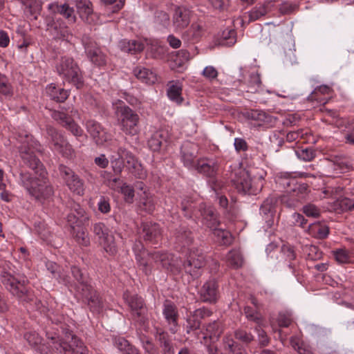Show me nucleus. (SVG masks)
Returning <instances> with one entry per match:
<instances>
[{"mask_svg":"<svg viewBox=\"0 0 354 354\" xmlns=\"http://www.w3.org/2000/svg\"><path fill=\"white\" fill-rule=\"evenodd\" d=\"M71 234L80 245L88 246L90 244V239L88 234L82 225L79 227H74V230L71 229Z\"/></svg>","mask_w":354,"mask_h":354,"instance_id":"nucleus-43","label":"nucleus"},{"mask_svg":"<svg viewBox=\"0 0 354 354\" xmlns=\"http://www.w3.org/2000/svg\"><path fill=\"white\" fill-rule=\"evenodd\" d=\"M133 250L139 268L145 275L151 273V267L146 259L147 257H150L155 263H160L164 269L174 274L180 272V268L175 264L174 256L171 254L160 251L147 252L140 242L135 244Z\"/></svg>","mask_w":354,"mask_h":354,"instance_id":"nucleus-2","label":"nucleus"},{"mask_svg":"<svg viewBox=\"0 0 354 354\" xmlns=\"http://www.w3.org/2000/svg\"><path fill=\"white\" fill-rule=\"evenodd\" d=\"M281 203L289 208H296L302 203V201L293 192L283 194L280 198Z\"/></svg>","mask_w":354,"mask_h":354,"instance_id":"nucleus-44","label":"nucleus"},{"mask_svg":"<svg viewBox=\"0 0 354 354\" xmlns=\"http://www.w3.org/2000/svg\"><path fill=\"white\" fill-rule=\"evenodd\" d=\"M205 265V258L204 254L196 250L189 252L187 260L183 263V268L186 273L197 278L200 275V270Z\"/></svg>","mask_w":354,"mask_h":354,"instance_id":"nucleus-13","label":"nucleus"},{"mask_svg":"<svg viewBox=\"0 0 354 354\" xmlns=\"http://www.w3.org/2000/svg\"><path fill=\"white\" fill-rule=\"evenodd\" d=\"M291 192H293L303 201L305 200L306 196L308 195V185L306 183L297 184L295 187Z\"/></svg>","mask_w":354,"mask_h":354,"instance_id":"nucleus-60","label":"nucleus"},{"mask_svg":"<svg viewBox=\"0 0 354 354\" xmlns=\"http://www.w3.org/2000/svg\"><path fill=\"white\" fill-rule=\"evenodd\" d=\"M129 154H131V152L123 147H120L118 149L117 154L111 156L110 162L115 174L119 175L121 174L124 167V162L127 164Z\"/></svg>","mask_w":354,"mask_h":354,"instance_id":"nucleus-23","label":"nucleus"},{"mask_svg":"<svg viewBox=\"0 0 354 354\" xmlns=\"http://www.w3.org/2000/svg\"><path fill=\"white\" fill-rule=\"evenodd\" d=\"M234 337L244 344H249L254 340V335L244 329L239 328L234 331Z\"/></svg>","mask_w":354,"mask_h":354,"instance_id":"nucleus-52","label":"nucleus"},{"mask_svg":"<svg viewBox=\"0 0 354 354\" xmlns=\"http://www.w3.org/2000/svg\"><path fill=\"white\" fill-rule=\"evenodd\" d=\"M82 43L85 53L92 63L98 66H104L106 64V55L102 53L95 41L88 37H84Z\"/></svg>","mask_w":354,"mask_h":354,"instance_id":"nucleus-14","label":"nucleus"},{"mask_svg":"<svg viewBox=\"0 0 354 354\" xmlns=\"http://www.w3.org/2000/svg\"><path fill=\"white\" fill-rule=\"evenodd\" d=\"M92 230L95 235L97 236L100 241L103 239L106 234H109V228L101 222L93 224Z\"/></svg>","mask_w":354,"mask_h":354,"instance_id":"nucleus-58","label":"nucleus"},{"mask_svg":"<svg viewBox=\"0 0 354 354\" xmlns=\"http://www.w3.org/2000/svg\"><path fill=\"white\" fill-rule=\"evenodd\" d=\"M26 6L25 12L26 14L29 13L34 19H37L38 15L41 14L42 10V2L39 1H30Z\"/></svg>","mask_w":354,"mask_h":354,"instance_id":"nucleus-51","label":"nucleus"},{"mask_svg":"<svg viewBox=\"0 0 354 354\" xmlns=\"http://www.w3.org/2000/svg\"><path fill=\"white\" fill-rule=\"evenodd\" d=\"M259 309H253L250 306H245L243 309L244 314L249 321L254 322L259 326H261L263 322V317L258 311Z\"/></svg>","mask_w":354,"mask_h":354,"instance_id":"nucleus-48","label":"nucleus"},{"mask_svg":"<svg viewBox=\"0 0 354 354\" xmlns=\"http://www.w3.org/2000/svg\"><path fill=\"white\" fill-rule=\"evenodd\" d=\"M200 212L203 223L207 227L214 230L219 225L220 222L218 218V214L214 207L201 205Z\"/></svg>","mask_w":354,"mask_h":354,"instance_id":"nucleus-22","label":"nucleus"},{"mask_svg":"<svg viewBox=\"0 0 354 354\" xmlns=\"http://www.w3.org/2000/svg\"><path fill=\"white\" fill-rule=\"evenodd\" d=\"M154 23L162 27H167L169 24V15L163 10H156L154 12Z\"/></svg>","mask_w":354,"mask_h":354,"instance_id":"nucleus-55","label":"nucleus"},{"mask_svg":"<svg viewBox=\"0 0 354 354\" xmlns=\"http://www.w3.org/2000/svg\"><path fill=\"white\" fill-rule=\"evenodd\" d=\"M302 212L308 217L318 218L320 216V209L312 203L305 205L302 207Z\"/></svg>","mask_w":354,"mask_h":354,"instance_id":"nucleus-59","label":"nucleus"},{"mask_svg":"<svg viewBox=\"0 0 354 354\" xmlns=\"http://www.w3.org/2000/svg\"><path fill=\"white\" fill-rule=\"evenodd\" d=\"M141 234L145 241L152 244H157L161 238L160 225L156 223L145 222L141 225Z\"/></svg>","mask_w":354,"mask_h":354,"instance_id":"nucleus-20","label":"nucleus"},{"mask_svg":"<svg viewBox=\"0 0 354 354\" xmlns=\"http://www.w3.org/2000/svg\"><path fill=\"white\" fill-rule=\"evenodd\" d=\"M0 93L6 96H12L13 95L12 87L6 76L2 77L0 80Z\"/></svg>","mask_w":354,"mask_h":354,"instance_id":"nucleus-61","label":"nucleus"},{"mask_svg":"<svg viewBox=\"0 0 354 354\" xmlns=\"http://www.w3.org/2000/svg\"><path fill=\"white\" fill-rule=\"evenodd\" d=\"M220 39L221 45L233 46L236 41V32L234 29L227 28L222 32Z\"/></svg>","mask_w":354,"mask_h":354,"instance_id":"nucleus-46","label":"nucleus"},{"mask_svg":"<svg viewBox=\"0 0 354 354\" xmlns=\"http://www.w3.org/2000/svg\"><path fill=\"white\" fill-rule=\"evenodd\" d=\"M103 248L109 254L113 256L118 252V248L115 243L114 236L112 234H106L103 239L100 241Z\"/></svg>","mask_w":354,"mask_h":354,"instance_id":"nucleus-45","label":"nucleus"},{"mask_svg":"<svg viewBox=\"0 0 354 354\" xmlns=\"http://www.w3.org/2000/svg\"><path fill=\"white\" fill-rule=\"evenodd\" d=\"M68 207L70 209V212L67 214L66 221L71 230L79 227L88 220L85 210L80 204L71 201Z\"/></svg>","mask_w":354,"mask_h":354,"instance_id":"nucleus-15","label":"nucleus"},{"mask_svg":"<svg viewBox=\"0 0 354 354\" xmlns=\"http://www.w3.org/2000/svg\"><path fill=\"white\" fill-rule=\"evenodd\" d=\"M2 285L13 295L19 299H23L28 290L24 280H19L10 273L3 271L0 276Z\"/></svg>","mask_w":354,"mask_h":354,"instance_id":"nucleus-11","label":"nucleus"},{"mask_svg":"<svg viewBox=\"0 0 354 354\" xmlns=\"http://www.w3.org/2000/svg\"><path fill=\"white\" fill-rule=\"evenodd\" d=\"M115 114L120 129L127 135L134 136L139 132V115L126 105L117 106Z\"/></svg>","mask_w":354,"mask_h":354,"instance_id":"nucleus-6","label":"nucleus"},{"mask_svg":"<svg viewBox=\"0 0 354 354\" xmlns=\"http://www.w3.org/2000/svg\"><path fill=\"white\" fill-rule=\"evenodd\" d=\"M57 71L68 82L80 88L84 85V78L77 63L69 57H62L57 65Z\"/></svg>","mask_w":354,"mask_h":354,"instance_id":"nucleus-5","label":"nucleus"},{"mask_svg":"<svg viewBox=\"0 0 354 354\" xmlns=\"http://www.w3.org/2000/svg\"><path fill=\"white\" fill-rule=\"evenodd\" d=\"M46 266L47 267V270L51 273L53 277L57 279H62L65 283L70 282L68 277L61 274L60 267L57 263L50 262L48 263Z\"/></svg>","mask_w":354,"mask_h":354,"instance_id":"nucleus-49","label":"nucleus"},{"mask_svg":"<svg viewBox=\"0 0 354 354\" xmlns=\"http://www.w3.org/2000/svg\"><path fill=\"white\" fill-rule=\"evenodd\" d=\"M29 192L37 201L43 203L44 193V182L43 180H35L31 183Z\"/></svg>","mask_w":354,"mask_h":354,"instance_id":"nucleus-42","label":"nucleus"},{"mask_svg":"<svg viewBox=\"0 0 354 354\" xmlns=\"http://www.w3.org/2000/svg\"><path fill=\"white\" fill-rule=\"evenodd\" d=\"M190 21V10L185 7H177L174 15V23L178 28L186 27Z\"/></svg>","mask_w":354,"mask_h":354,"instance_id":"nucleus-28","label":"nucleus"},{"mask_svg":"<svg viewBox=\"0 0 354 354\" xmlns=\"http://www.w3.org/2000/svg\"><path fill=\"white\" fill-rule=\"evenodd\" d=\"M155 330V339L158 342L160 348L170 346L174 344L168 332L160 327L156 328Z\"/></svg>","mask_w":354,"mask_h":354,"instance_id":"nucleus-40","label":"nucleus"},{"mask_svg":"<svg viewBox=\"0 0 354 354\" xmlns=\"http://www.w3.org/2000/svg\"><path fill=\"white\" fill-rule=\"evenodd\" d=\"M86 127L97 145H103L111 139L110 134L98 122L94 120H88L86 123Z\"/></svg>","mask_w":354,"mask_h":354,"instance_id":"nucleus-17","label":"nucleus"},{"mask_svg":"<svg viewBox=\"0 0 354 354\" xmlns=\"http://www.w3.org/2000/svg\"><path fill=\"white\" fill-rule=\"evenodd\" d=\"M24 337L30 345L35 347L37 350L41 351L40 348L42 338L37 333H28L25 334Z\"/></svg>","mask_w":354,"mask_h":354,"instance_id":"nucleus-57","label":"nucleus"},{"mask_svg":"<svg viewBox=\"0 0 354 354\" xmlns=\"http://www.w3.org/2000/svg\"><path fill=\"white\" fill-rule=\"evenodd\" d=\"M46 93L50 100L57 103L64 102L68 97L66 90L53 84L46 88Z\"/></svg>","mask_w":354,"mask_h":354,"instance_id":"nucleus-27","label":"nucleus"},{"mask_svg":"<svg viewBox=\"0 0 354 354\" xmlns=\"http://www.w3.org/2000/svg\"><path fill=\"white\" fill-rule=\"evenodd\" d=\"M227 265L232 268L237 269L243 264V258L241 252L238 250H232L226 256Z\"/></svg>","mask_w":354,"mask_h":354,"instance_id":"nucleus-39","label":"nucleus"},{"mask_svg":"<svg viewBox=\"0 0 354 354\" xmlns=\"http://www.w3.org/2000/svg\"><path fill=\"white\" fill-rule=\"evenodd\" d=\"M198 146L192 142H185L181 147V158L185 166L194 169L196 166Z\"/></svg>","mask_w":354,"mask_h":354,"instance_id":"nucleus-18","label":"nucleus"},{"mask_svg":"<svg viewBox=\"0 0 354 354\" xmlns=\"http://www.w3.org/2000/svg\"><path fill=\"white\" fill-rule=\"evenodd\" d=\"M261 80L259 73H252L249 80L248 92L252 93H257L261 85Z\"/></svg>","mask_w":354,"mask_h":354,"instance_id":"nucleus-56","label":"nucleus"},{"mask_svg":"<svg viewBox=\"0 0 354 354\" xmlns=\"http://www.w3.org/2000/svg\"><path fill=\"white\" fill-rule=\"evenodd\" d=\"M244 115L250 120L256 121L259 125L270 124L272 121V117L261 110L251 109L247 111Z\"/></svg>","mask_w":354,"mask_h":354,"instance_id":"nucleus-32","label":"nucleus"},{"mask_svg":"<svg viewBox=\"0 0 354 354\" xmlns=\"http://www.w3.org/2000/svg\"><path fill=\"white\" fill-rule=\"evenodd\" d=\"M275 0H267L263 4L256 6L249 12L250 21H254L265 16L270 10V6Z\"/></svg>","mask_w":354,"mask_h":354,"instance_id":"nucleus-31","label":"nucleus"},{"mask_svg":"<svg viewBox=\"0 0 354 354\" xmlns=\"http://www.w3.org/2000/svg\"><path fill=\"white\" fill-rule=\"evenodd\" d=\"M71 273L73 276L74 279L77 281V284L75 285V289L77 291L78 289H82V284H90L88 283V277L82 272V270L77 266L71 267Z\"/></svg>","mask_w":354,"mask_h":354,"instance_id":"nucleus-47","label":"nucleus"},{"mask_svg":"<svg viewBox=\"0 0 354 354\" xmlns=\"http://www.w3.org/2000/svg\"><path fill=\"white\" fill-rule=\"evenodd\" d=\"M308 230L312 236L318 239H324L329 234V227L319 222L309 225Z\"/></svg>","mask_w":354,"mask_h":354,"instance_id":"nucleus-34","label":"nucleus"},{"mask_svg":"<svg viewBox=\"0 0 354 354\" xmlns=\"http://www.w3.org/2000/svg\"><path fill=\"white\" fill-rule=\"evenodd\" d=\"M279 187L283 189L287 193H291L297 185V179L290 173H280L275 180Z\"/></svg>","mask_w":354,"mask_h":354,"instance_id":"nucleus-26","label":"nucleus"},{"mask_svg":"<svg viewBox=\"0 0 354 354\" xmlns=\"http://www.w3.org/2000/svg\"><path fill=\"white\" fill-rule=\"evenodd\" d=\"M296 153L299 158L302 159L305 161L312 160L315 156V152L312 149H302L296 151Z\"/></svg>","mask_w":354,"mask_h":354,"instance_id":"nucleus-64","label":"nucleus"},{"mask_svg":"<svg viewBox=\"0 0 354 354\" xmlns=\"http://www.w3.org/2000/svg\"><path fill=\"white\" fill-rule=\"evenodd\" d=\"M176 241L183 247L191 245L193 241L192 233L185 226H180L176 232Z\"/></svg>","mask_w":354,"mask_h":354,"instance_id":"nucleus-36","label":"nucleus"},{"mask_svg":"<svg viewBox=\"0 0 354 354\" xmlns=\"http://www.w3.org/2000/svg\"><path fill=\"white\" fill-rule=\"evenodd\" d=\"M121 50L132 55L142 52L145 48L144 43L140 40L122 39L119 42Z\"/></svg>","mask_w":354,"mask_h":354,"instance_id":"nucleus-29","label":"nucleus"},{"mask_svg":"<svg viewBox=\"0 0 354 354\" xmlns=\"http://www.w3.org/2000/svg\"><path fill=\"white\" fill-rule=\"evenodd\" d=\"M223 343L226 354H248L243 346L232 338L225 337Z\"/></svg>","mask_w":354,"mask_h":354,"instance_id":"nucleus-33","label":"nucleus"},{"mask_svg":"<svg viewBox=\"0 0 354 354\" xmlns=\"http://www.w3.org/2000/svg\"><path fill=\"white\" fill-rule=\"evenodd\" d=\"M181 91L182 88L180 86L176 84H172L167 90V95L172 101H174L178 104H180L183 102Z\"/></svg>","mask_w":354,"mask_h":354,"instance_id":"nucleus-53","label":"nucleus"},{"mask_svg":"<svg viewBox=\"0 0 354 354\" xmlns=\"http://www.w3.org/2000/svg\"><path fill=\"white\" fill-rule=\"evenodd\" d=\"M223 333V324L216 320L205 326L204 333L205 339H209L212 342H216Z\"/></svg>","mask_w":354,"mask_h":354,"instance_id":"nucleus-24","label":"nucleus"},{"mask_svg":"<svg viewBox=\"0 0 354 354\" xmlns=\"http://www.w3.org/2000/svg\"><path fill=\"white\" fill-rule=\"evenodd\" d=\"M218 169V165L214 161L206 159L197 160L196 166L194 168V169L209 178L208 183L215 192H217L222 187V183L216 178Z\"/></svg>","mask_w":354,"mask_h":354,"instance_id":"nucleus-8","label":"nucleus"},{"mask_svg":"<svg viewBox=\"0 0 354 354\" xmlns=\"http://www.w3.org/2000/svg\"><path fill=\"white\" fill-rule=\"evenodd\" d=\"M64 127L68 129L76 137L82 135L83 130L71 118L66 123H64Z\"/></svg>","mask_w":354,"mask_h":354,"instance_id":"nucleus-62","label":"nucleus"},{"mask_svg":"<svg viewBox=\"0 0 354 354\" xmlns=\"http://www.w3.org/2000/svg\"><path fill=\"white\" fill-rule=\"evenodd\" d=\"M127 156V167L129 171L137 178L144 179L147 176V172L142 165L131 153Z\"/></svg>","mask_w":354,"mask_h":354,"instance_id":"nucleus-30","label":"nucleus"},{"mask_svg":"<svg viewBox=\"0 0 354 354\" xmlns=\"http://www.w3.org/2000/svg\"><path fill=\"white\" fill-rule=\"evenodd\" d=\"M218 293V284L215 279H210L205 282L199 290L201 300L210 304L216 301Z\"/></svg>","mask_w":354,"mask_h":354,"instance_id":"nucleus-21","label":"nucleus"},{"mask_svg":"<svg viewBox=\"0 0 354 354\" xmlns=\"http://www.w3.org/2000/svg\"><path fill=\"white\" fill-rule=\"evenodd\" d=\"M63 337H48V344L58 354H88L83 342L68 329L63 328Z\"/></svg>","mask_w":354,"mask_h":354,"instance_id":"nucleus-3","label":"nucleus"},{"mask_svg":"<svg viewBox=\"0 0 354 354\" xmlns=\"http://www.w3.org/2000/svg\"><path fill=\"white\" fill-rule=\"evenodd\" d=\"M167 141V133L164 131L155 132L148 140L149 147L154 151H158L163 142Z\"/></svg>","mask_w":354,"mask_h":354,"instance_id":"nucleus-37","label":"nucleus"},{"mask_svg":"<svg viewBox=\"0 0 354 354\" xmlns=\"http://www.w3.org/2000/svg\"><path fill=\"white\" fill-rule=\"evenodd\" d=\"M204 35V28L198 23H193L190 28L183 34L184 41L191 43L198 41Z\"/></svg>","mask_w":354,"mask_h":354,"instance_id":"nucleus-25","label":"nucleus"},{"mask_svg":"<svg viewBox=\"0 0 354 354\" xmlns=\"http://www.w3.org/2000/svg\"><path fill=\"white\" fill-rule=\"evenodd\" d=\"M232 183L235 189L241 193L256 195L263 188V179L261 178L252 179L248 171L239 168L232 176Z\"/></svg>","mask_w":354,"mask_h":354,"instance_id":"nucleus-4","label":"nucleus"},{"mask_svg":"<svg viewBox=\"0 0 354 354\" xmlns=\"http://www.w3.org/2000/svg\"><path fill=\"white\" fill-rule=\"evenodd\" d=\"M162 313L169 332L176 334L180 328L178 307L173 301L166 299L162 304Z\"/></svg>","mask_w":354,"mask_h":354,"instance_id":"nucleus-12","label":"nucleus"},{"mask_svg":"<svg viewBox=\"0 0 354 354\" xmlns=\"http://www.w3.org/2000/svg\"><path fill=\"white\" fill-rule=\"evenodd\" d=\"M139 196L138 205L140 209L148 212L152 213L155 209V203L151 195L148 192L138 193Z\"/></svg>","mask_w":354,"mask_h":354,"instance_id":"nucleus-38","label":"nucleus"},{"mask_svg":"<svg viewBox=\"0 0 354 354\" xmlns=\"http://www.w3.org/2000/svg\"><path fill=\"white\" fill-rule=\"evenodd\" d=\"M333 162L335 166L334 169L339 170L340 173H345L352 167L349 162L344 158L335 157Z\"/></svg>","mask_w":354,"mask_h":354,"instance_id":"nucleus-54","label":"nucleus"},{"mask_svg":"<svg viewBox=\"0 0 354 354\" xmlns=\"http://www.w3.org/2000/svg\"><path fill=\"white\" fill-rule=\"evenodd\" d=\"M134 75L146 84H153L156 81V74L148 68L137 66L133 69Z\"/></svg>","mask_w":354,"mask_h":354,"instance_id":"nucleus-35","label":"nucleus"},{"mask_svg":"<svg viewBox=\"0 0 354 354\" xmlns=\"http://www.w3.org/2000/svg\"><path fill=\"white\" fill-rule=\"evenodd\" d=\"M82 289L77 291L82 297L83 301L86 304L90 310L99 313L104 307L102 298L91 284H82Z\"/></svg>","mask_w":354,"mask_h":354,"instance_id":"nucleus-9","label":"nucleus"},{"mask_svg":"<svg viewBox=\"0 0 354 354\" xmlns=\"http://www.w3.org/2000/svg\"><path fill=\"white\" fill-rule=\"evenodd\" d=\"M255 330L258 335L259 345L260 347L267 346L270 343V338L268 337L266 332L260 328V326H257Z\"/></svg>","mask_w":354,"mask_h":354,"instance_id":"nucleus-63","label":"nucleus"},{"mask_svg":"<svg viewBox=\"0 0 354 354\" xmlns=\"http://www.w3.org/2000/svg\"><path fill=\"white\" fill-rule=\"evenodd\" d=\"M59 171L65 185L72 193L80 196L84 194L86 189L84 180L71 168L60 165Z\"/></svg>","mask_w":354,"mask_h":354,"instance_id":"nucleus-7","label":"nucleus"},{"mask_svg":"<svg viewBox=\"0 0 354 354\" xmlns=\"http://www.w3.org/2000/svg\"><path fill=\"white\" fill-rule=\"evenodd\" d=\"M48 10L52 12L46 17V30L49 32L50 35L54 39H64L68 35V30L64 23L60 18V15L64 16L69 22L75 23L76 17L73 8L68 4L63 5L50 4Z\"/></svg>","mask_w":354,"mask_h":354,"instance_id":"nucleus-1","label":"nucleus"},{"mask_svg":"<svg viewBox=\"0 0 354 354\" xmlns=\"http://www.w3.org/2000/svg\"><path fill=\"white\" fill-rule=\"evenodd\" d=\"M76 8L82 18L88 20V17L93 14L92 3L89 0H75Z\"/></svg>","mask_w":354,"mask_h":354,"instance_id":"nucleus-41","label":"nucleus"},{"mask_svg":"<svg viewBox=\"0 0 354 354\" xmlns=\"http://www.w3.org/2000/svg\"><path fill=\"white\" fill-rule=\"evenodd\" d=\"M214 234L218 238L221 244L228 245L232 243L233 237L230 232L221 229L215 228Z\"/></svg>","mask_w":354,"mask_h":354,"instance_id":"nucleus-50","label":"nucleus"},{"mask_svg":"<svg viewBox=\"0 0 354 354\" xmlns=\"http://www.w3.org/2000/svg\"><path fill=\"white\" fill-rule=\"evenodd\" d=\"M277 198L270 196L266 198L260 207V212L265 217L268 227H272L276 212Z\"/></svg>","mask_w":354,"mask_h":354,"instance_id":"nucleus-19","label":"nucleus"},{"mask_svg":"<svg viewBox=\"0 0 354 354\" xmlns=\"http://www.w3.org/2000/svg\"><path fill=\"white\" fill-rule=\"evenodd\" d=\"M48 136L55 151L64 157L71 158L73 156L74 150L64 136L55 129L49 127L46 128Z\"/></svg>","mask_w":354,"mask_h":354,"instance_id":"nucleus-10","label":"nucleus"},{"mask_svg":"<svg viewBox=\"0 0 354 354\" xmlns=\"http://www.w3.org/2000/svg\"><path fill=\"white\" fill-rule=\"evenodd\" d=\"M124 298L131 310L133 319L144 324L146 320V308L142 298L137 295L124 296Z\"/></svg>","mask_w":354,"mask_h":354,"instance_id":"nucleus-16","label":"nucleus"}]
</instances>
